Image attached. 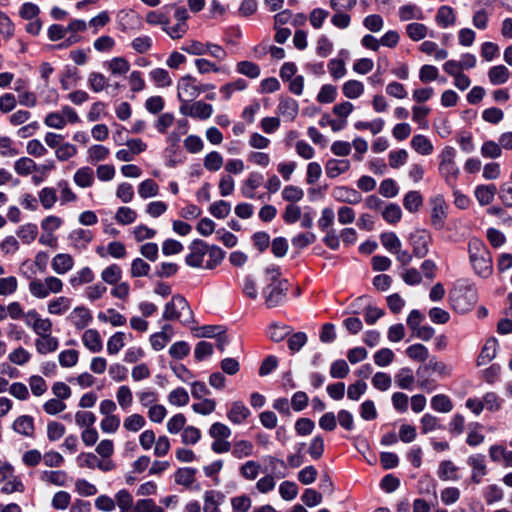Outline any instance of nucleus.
I'll return each mask as SVG.
<instances>
[{
  "instance_id": "bb28decb",
  "label": "nucleus",
  "mask_w": 512,
  "mask_h": 512,
  "mask_svg": "<svg viewBox=\"0 0 512 512\" xmlns=\"http://www.w3.org/2000/svg\"><path fill=\"white\" fill-rule=\"evenodd\" d=\"M410 145L415 152L423 156L432 154L434 150L432 142L422 134L414 135L411 139Z\"/></svg>"
},
{
  "instance_id": "20e7f679",
  "label": "nucleus",
  "mask_w": 512,
  "mask_h": 512,
  "mask_svg": "<svg viewBox=\"0 0 512 512\" xmlns=\"http://www.w3.org/2000/svg\"><path fill=\"white\" fill-rule=\"evenodd\" d=\"M163 319L178 320L181 324L188 326L194 322V315L187 300L182 295L176 294L165 304Z\"/></svg>"
},
{
  "instance_id": "58836bf2",
  "label": "nucleus",
  "mask_w": 512,
  "mask_h": 512,
  "mask_svg": "<svg viewBox=\"0 0 512 512\" xmlns=\"http://www.w3.org/2000/svg\"><path fill=\"white\" fill-rule=\"evenodd\" d=\"M342 92L348 99H357L364 93V84L358 80H348L343 84Z\"/></svg>"
},
{
  "instance_id": "6e6552de",
  "label": "nucleus",
  "mask_w": 512,
  "mask_h": 512,
  "mask_svg": "<svg viewBox=\"0 0 512 512\" xmlns=\"http://www.w3.org/2000/svg\"><path fill=\"white\" fill-rule=\"evenodd\" d=\"M174 18L176 23L174 25L170 24L169 19L167 20V24L163 27V31L173 40H178L183 38L188 31L187 20L189 18V14L186 8L184 7H176L174 12Z\"/></svg>"
},
{
  "instance_id": "c9c22d12",
  "label": "nucleus",
  "mask_w": 512,
  "mask_h": 512,
  "mask_svg": "<svg viewBox=\"0 0 512 512\" xmlns=\"http://www.w3.org/2000/svg\"><path fill=\"white\" fill-rule=\"evenodd\" d=\"M458 468L450 460L442 461L438 467V476L443 481H456L459 479Z\"/></svg>"
},
{
  "instance_id": "9d476101",
  "label": "nucleus",
  "mask_w": 512,
  "mask_h": 512,
  "mask_svg": "<svg viewBox=\"0 0 512 512\" xmlns=\"http://www.w3.org/2000/svg\"><path fill=\"white\" fill-rule=\"evenodd\" d=\"M431 225L436 230H442L447 218L448 205L442 195H436L431 199Z\"/></svg>"
},
{
  "instance_id": "b1692460",
  "label": "nucleus",
  "mask_w": 512,
  "mask_h": 512,
  "mask_svg": "<svg viewBox=\"0 0 512 512\" xmlns=\"http://www.w3.org/2000/svg\"><path fill=\"white\" fill-rule=\"evenodd\" d=\"M223 499L224 495L219 491H205L203 512H220L219 506Z\"/></svg>"
},
{
  "instance_id": "7c9ffc66",
  "label": "nucleus",
  "mask_w": 512,
  "mask_h": 512,
  "mask_svg": "<svg viewBox=\"0 0 512 512\" xmlns=\"http://www.w3.org/2000/svg\"><path fill=\"white\" fill-rule=\"evenodd\" d=\"M73 180L81 188L91 187L94 183V172L88 166L81 167L75 172Z\"/></svg>"
},
{
  "instance_id": "2eb2a0df",
  "label": "nucleus",
  "mask_w": 512,
  "mask_h": 512,
  "mask_svg": "<svg viewBox=\"0 0 512 512\" xmlns=\"http://www.w3.org/2000/svg\"><path fill=\"white\" fill-rule=\"evenodd\" d=\"M68 320L76 329H84L92 321L90 310L84 306H78L72 310L68 316Z\"/></svg>"
},
{
  "instance_id": "c03bdc74",
  "label": "nucleus",
  "mask_w": 512,
  "mask_h": 512,
  "mask_svg": "<svg viewBox=\"0 0 512 512\" xmlns=\"http://www.w3.org/2000/svg\"><path fill=\"white\" fill-rule=\"evenodd\" d=\"M116 400L122 410H128L133 404L132 390L127 385L120 386L116 391Z\"/></svg>"
},
{
  "instance_id": "72a5a7b5",
  "label": "nucleus",
  "mask_w": 512,
  "mask_h": 512,
  "mask_svg": "<svg viewBox=\"0 0 512 512\" xmlns=\"http://www.w3.org/2000/svg\"><path fill=\"white\" fill-rule=\"evenodd\" d=\"M510 72L504 65H496L489 69L488 78L491 84L501 85L508 81Z\"/></svg>"
},
{
  "instance_id": "39448f33",
  "label": "nucleus",
  "mask_w": 512,
  "mask_h": 512,
  "mask_svg": "<svg viewBox=\"0 0 512 512\" xmlns=\"http://www.w3.org/2000/svg\"><path fill=\"white\" fill-rule=\"evenodd\" d=\"M455 157L456 150L451 146L444 147L439 154V174L451 189L455 188L460 174Z\"/></svg>"
},
{
  "instance_id": "052dcab7",
  "label": "nucleus",
  "mask_w": 512,
  "mask_h": 512,
  "mask_svg": "<svg viewBox=\"0 0 512 512\" xmlns=\"http://www.w3.org/2000/svg\"><path fill=\"white\" fill-rule=\"evenodd\" d=\"M430 108L427 106H413L412 120L418 124L421 129H428L427 116L430 113Z\"/></svg>"
},
{
  "instance_id": "69168bd1",
  "label": "nucleus",
  "mask_w": 512,
  "mask_h": 512,
  "mask_svg": "<svg viewBox=\"0 0 512 512\" xmlns=\"http://www.w3.org/2000/svg\"><path fill=\"white\" fill-rule=\"evenodd\" d=\"M381 244L391 253L402 247L400 239L394 232H385L380 236Z\"/></svg>"
},
{
  "instance_id": "ddd939ff",
  "label": "nucleus",
  "mask_w": 512,
  "mask_h": 512,
  "mask_svg": "<svg viewBox=\"0 0 512 512\" xmlns=\"http://www.w3.org/2000/svg\"><path fill=\"white\" fill-rule=\"evenodd\" d=\"M467 464L472 470L471 481L475 484H480L482 478L487 475V465L485 456L482 454H476L468 457Z\"/></svg>"
},
{
  "instance_id": "dca6fc26",
  "label": "nucleus",
  "mask_w": 512,
  "mask_h": 512,
  "mask_svg": "<svg viewBox=\"0 0 512 512\" xmlns=\"http://www.w3.org/2000/svg\"><path fill=\"white\" fill-rule=\"evenodd\" d=\"M351 167L348 159H329L325 164V173L328 178L334 179L346 173Z\"/></svg>"
},
{
  "instance_id": "6ab92c4d",
  "label": "nucleus",
  "mask_w": 512,
  "mask_h": 512,
  "mask_svg": "<svg viewBox=\"0 0 512 512\" xmlns=\"http://www.w3.org/2000/svg\"><path fill=\"white\" fill-rule=\"evenodd\" d=\"M456 19L457 17L454 9L447 5L440 6L435 16V21L441 28H448L455 25Z\"/></svg>"
},
{
  "instance_id": "5701e85b",
  "label": "nucleus",
  "mask_w": 512,
  "mask_h": 512,
  "mask_svg": "<svg viewBox=\"0 0 512 512\" xmlns=\"http://www.w3.org/2000/svg\"><path fill=\"white\" fill-rule=\"evenodd\" d=\"M72 300L66 296L51 299L47 304V311L51 315H63L71 308Z\"/></svg>"
},
{
  "instance_id": "f257e3e1",
  "label": "nucleus",
  "mask_w": 512,
  "mask_h": 512,
  "mask_svg": "<svg viewBox=\"0 0 512 512\" xmlns=\"http://www.w3.org/2000/svg\"><path fill=\"white\" fill-rule=\"evenodd\" d=\"M280 269L277 266H271L265 270V281L268 283L263 294L268 308H274L280 305L285 299L288 291V282L280 279Z\"/></svg>"
},
{
  "instance_id": "f8f14e48",
  "label": "nucleus",
  "mask_w": 512,
  "mask_h": 512,
  "mask_svg": "<svg viewBox=\"0 0 512 512\" xmlns=\"http://www.w3.org/2000/svg\"><path fill=\"white\" fill-rule=\"evenodd\" d=\"M180 113L184 116L205 120L211 117L213 107L211 104L203 101H196L194 103L187 102L186 104L180 105Z\"/></svg>"
},
{
  "instance_id": "79ce46f5",
  "label": "nucleus",
  "mask_w": 512,
  "mask_h": 512,
  "mask_svg": "<svg viewBox=\"0 0 512 512\" xmlns=\"http://www.w3.org/2000/svg\"><path fill=\"white\" fill-rule=\"evenodd\" d=\"M236 71L248 78L256 79L260 76L261 70L258 64L252 61H240L236 64Z\"/></svg>"
},
{
  "instance_id": "423d86ee",
  "label": "nucleus",
  "mask_w": 512,
  "mask_h": 512,
  "mask_svg": "<svg viewBox=\"0 0 512 512\" xmlns=\"http://www.w3.org/2000/svg\"><path fill=\"white\" fill-rule=\"evenodd\" d=\"M213 84H202L191 75L182 76L177 83V97L181 104L196 99L202 92L213 90Z\"/></svg>"
},
{
  "instance_id": "2f4dec72",
  "label": "nucleus",
  "mask_w": 512,
  "mask_h": 512,
  "mask_svg": "<svg viewBox=\"0 0 512 512\" xmlns=\"http://www.w3.org/2000/svg\"><path fill=\"white\" fill-rule=\"evenodd\" d=\"M395 383L401 389L412 390L415 383L413 371L408 367L401 368L395 375Z\"/></svg>"
},
{
  "instance_id": "338daca9",
  "label": "nucleus",
  "mask_w": 512,
  "mask_h": 512,
  "mask_svg": "<svg viewBox=\"0 0 512 512\" xmlns=\"http://www.w3.org/2000/svg\"><path fill=\"white\" fill-rule=\"evenodd\" d=\"M168 401L174 406H185L189 403V394L184 388L178 387L169 393Z\"/></svg>"
},
{
  "instance_id": "cd10ccee",
  "label": "nucleus",
  "mask_w": 512,
  "mask_h": 512,
  "mask_svg": "<svg viewBox=\"0 0 512 512\" xmlns=\"http://www.w3.org/2000/svg\"><path fill=\"white\" fill-rule=\"evenodd\" d=\"M368 302V298L363 296L356 299V301L352 305L358 306L361 304H367L365 311V321L367 324L373 325L379 318H381L384 315V311L380 308L371 306Z\"/></svg>"
},
{
  "instance_id": "de8ad7c7",
  "label": "nucleus",
  "mask_w": 512,
  "mask_h": 512,
  "mask_svg": "<svg viewBox=\"0 0 512 512\" xmlns=\"http://www.w3.org/2000/svg\"><path fill=\"white\" fill-rule=\"evenodd\" d=\"M87 82L89 88L95 93H99L108 87V79L99 72H91L88 75Z\"/></svg>"
},
{
  "instance_id": "09e8293b",
  "label": "nucleus",
  "mask_w": 512,
  "mask_h": 512,
  "mask_svg": "<svg viewBox=\"0 0 512 512\" xmlns=\"http://www.w3.org/2000/svg\"><path fill=\"white\" fill-rule=\"evenodd\" d=\"M39 202L46 210H50L57 202L56 189L53 187H44L38 193Z\"/></svg>"
},
{
  "instance_id": "e433bc0d",
  "label": "nucleus",
  "mask_w": 512,
  "mask_h": 512,
  "mask_svg": "<svg viewBox=\"0 0 512 512\" xmlns=\"http://www.w3.org/2000/svg\"><path fill=\"white\" fill-rule=\"evenodd\" d=\"M17 236L24 244H31L38 235V227L34 223H26L18 227Z\"/></svg>"
},
{
  "instance_id": "0e129e2a",
  "label": "nucleus",
  "mask_w": 512,
  "mask_h": 512,
  "mask_svg": "<svg viewBox=\"0 0 512 512\" xmlns=\"http://www.w3.org/2000/svg\"><path fill=\"white\" fill-rule=\"evenodd\" d=\"M8 359L15 365L23 366L30 361L31 353L23 347H18L9 353Z\"/></svg>"
},
{
  "instance_id": "774afa93",
  "label": "nucleus",
  "mask_w": 512,
  "mask_h": 512,
  "mask_svg": "<svg viewBox=\"0 0 512 512\" xmlns=\"http://www.w3.org/2000/svg\"><path fill=\"white\" fill-rule=\"evenodd\" d=\"M130 45L135 52L144 54L151 50L153 41L150 36L142 35L134 38Z\"/></svg>"
},
{
  "instance_id": "864d4df0",
  "label": "nucleus",
  "mask_w": 512,
  "mask_h": 512,
  "mask_svg": "<svg viewBox=\"0 0 512 512\" xmlns=\"http://www.w3.org/2000/svg\"><path fill=\"white\" fill-rule=\"evenodd\" d=\"M114 218L118 224L129 225V224H132L136 220L137 213L135 210H133L130 207L122 206V207L118 208V210L115 213Z\"/></svg>"
},
{
  "instance_id": "4be33fe9",
  "label": "nucleus",
  "mask_w": 512,
  "mask_h": 512,
  "mask_svg": "<svg viewBox=\"0 0 512 512\" xmlns=\"http://www.w3.org/2000/svg\"><path fill=\"white\" fill-rule=\"evenodd\" d=\"M230 452L236 459H243L253 455L254 444L249 440H236L232 443Z\"/></svg>"
},
{
  "instance_id": "a878e982",
  "label": "nucleus",
  "mask_w": 512,
  "mask_h": 512,
  "mask_svg": "<svg viewBox=\"0 0 512 512\" xmlns=\"http://www.w3.org/2000/svg\"><path fill=\"white\" fill-rule=\"evenodd\" d=\"M496 192L497 188L494 184L478 185L474 195L481 206H486L494 200Z\"/></svg>"
},
{
  "instance_id": "680f3d73",
  "label": "nucleus",
  "mask_w": 512,
  "mask_h": 512,
  "mask_svg": "<svg viewBox=\"0 0 512 512\" xmlns=\"http://www.w3.org/2000/svg\"><path fill=\"white\" fill-rule=\"evenodd\" d=\"M431 407L438 412L448 413L453 409L450 398L444 394H438L432 397Z\"/></svg>"
},
{
  "instance_id": "473e14b6",
  "label": "nucleus",
  "mask_w": 512,
  "mask_h": 512,
  "mask_svg": "<svg viewBox=\"0 0 512 512\" xmlns=\"http://www.w3.org/2000/svg\"><path fill=\"white\" fill-rule=\"evenodd\" d=\"M498 342L495 338L488 339L478 357V364L485 365L492 361L497 354Z\"/></svg>"
},
{
  "instance_id": "f704fd0d",
  "label": "nucleus",
  "mask_w": 512,
  "mask_h": 512,
  "mask_svg": "<svg viewBox=\"0 0 512 512\" xmlns=\"http://www.w3.org/2000/svg\"><path fill=\"white\" fill-rule=\"evenodd\" d=\"M14 170L20 176H28L29 174L38 171L39 166L31 158L21 157L14 163Z\"/></svg>"
},
{
  "instance_id": "aec40b11",
  "label": "nucleus",
  "mask_w": 512,
  "mask_h": 512,
  "mask_svg": "<svg viewBox=\"0 0 512 512\" xmlns=\"http://www.w3.org/2000/svg\"><path fill=\"white\" fill-rule=\"evenodd\" d=\"M82 342L92 353H98L103 348L101 336L95 329L86 330L82 335Z\"/></svg>"
},
{
  "instance_id": "5fc2aeb1",
  "label": "nucleus",
  "mask_w": 512,
  "mask_h": 512,
  "mask_svg": "<svg viewBox=\"0 0 512 512\" xmlns=\"http://www.w3.org/2000/svg\"><path fill=\"white\" fill-rule=\"evenodd\" d=\"M406 34L413 41H420L428 34V28L422 23L413 22L406 26Z\"/></svg>"
},
{
  "instance_id": "13d9d810",
  "label": "nucleus",
  "mask_w": 512,
  "mask_h": 512,
  "mask_svg": "<svg viewBox=\"0 0 512 512\" xmlns=\"http://www.w3.org/2000/svg\"><path fill=\"white\" fill-rule=\"evenodd\" d=\"M150 78L158 87H168L172 85V79L167 70L163 68H155L149 73Z\"/></svg>"
},
{
  "instance_id": "f3484780",
  "label": "nucleus",
  "mask_w": 512,
  "mask_h": 512,
  "mask_svg": "<svg viewBox=\"0 0 512 512\" xmlns=\"http://www.w3.org/2000/svg\"><path fill=\"white\" fill-rule=\"evenodd\" d=\"M51 266L56 274L64 275L72 270L74 266V259L68 253H59L53 257Z\"/></svg>"
},
{
  "instance_id": "393cba45",
  "label": "nucleus",
  "mask_w": 512,
  "mask_h": 512,
  "mask_svg": "<svg viewBox=\"0 0 512 512\" xmlns=\"http://www.w3.org/2000/svg\"><path fill=\"white\" fill-rule=\"evenodd\" d=\"M250 415L249 409L240 401L233 402L227 413L228 419L234 424H242Z\"/></svg>"
},
{
  "instance_id": "412c9836",
  "label": "nucleus",
  "mask_w": 512,
  "mask_h": 512,
  "mask_svg": "<svg viewBox=\"0 0 512 512\" xmlns=\"http://www.w3.org/2000/svg\"><path fill=\"white\" fill-rule=\"evenodd\" d=\"M59 347V340L57 337L46 335L35 339V348L39 354L45 355L55 352Z\"/></svg>"
},
{
  "instance_id": "e2e57ef3",
  "label": "nucleus",
  "mask_w": 512,
  "mask_h": 512,
  "mask_svg": "<svg viewBox=\"0 0 512 512\" xmlns=\"http://www.w3.org/2000/svg\"><path fill=\"white\" fill-rule=\"evenodd\" d=\"M422 203L423 199L418 191L408 192L403 199V205L409 212H416Z\"/></svg>"
},
{
  "instance_id": "ea45409f",
  "label": "nucleus",
  "mask_w": 512,
  "mask_h": 512,
  "mask_svg": "<svg viewBox=\"0 0 512 512\" xmlns=\"http://www.w3.org/2000/svg\"><path fill=\"white\" fill-rule=\"evenodd\" d=\"M398 15L401 21H409L412 19L422 20L424 18L423 11L415 4L401 6Z\"/></svg>"
},
{
  "instance_id": "6e6d98bb",
  "label": "nucleus",
  "mask_w": 512,
  "mask_h": 512,
  "mask_svg": "<svg viewBox=\"0 0 512 512\" xmlns=\"http://www.w3.org/2000/svg\"><path fill=\"white\" fill-rule=\"evenodd\" d=\"M159 193V186L153 179H146L138 186V194L141 198L147 199Z\"/></svg>"
},
{
  "instance_id": "f03ea898",
  "label": "nucleus",
  "mask_w": 512,
  "mask_h": 512,
  "mask_svg": "<svg viewBox=\"0 0 512 512\" xmlns=\"http://www.w3.org/2000/svg\"><path fill=\"white\" fill-rule=\"evenodd\" d=\"M453 309L459 313L470 311L477 303L478 295L474 285L466 281H457L449 293Z\"/></svg>"
},
{
  "instance_id": "37998d69",
  "label": "nucleus",
  "mask_w": 512,
  "mask_h": 512,
  "mask_svg": "<svg viewBox=\"0 0 512 512\" xmlns=\"http://www.w3.org/2000/svg\"><path fill=\"white\" fill-rule=\"evenodd\" d=\"M146 425V420L143 415L133 413L127 416L123 421V427L128 432L137 433Z\"/></svg>"
},
{
  "instance_id": "bf43d9fd",
  "label": "nucleus",
  "mask_w": 512,
  "mask_h": 512,
  "mask_svg": "<svg viewBox=\"0 0 512 512\" xmlns=\"http://www.w3.org/2000/svg\"><path fill=\"white\" fill-rule=\"evenodd\" d=\"M208 250L209 251L207 252V256L209 257V259L206 261L204 268L211 270L221 263V261L224 258V252L221 248L214 245H208Z\"/></svg>"
},
{
  "instance_id": "7ed1b4c3",
  "label": "nucleus",
  "mask_w": 512,
  "mask_h": 512,
  "mask_svg": "<svg viewBox=\"0 0 512 512\" xmlns=\"http://www.w3.org/2000/svg\"><path fill=\"white\" fill-rule=\"evenodd\" d=\"M469 259L477 275L487 278L492 274V257L484 242L472 239L468 244Z\"/></svg>"
},
{
  "instance_id": "4c0bfd02",
  "label": "nucleus",
  "mask_w": 512,
  "mask_h": 512,
  "mask_svg": "<svg viewBox=\"0 0 512 512\" xmlns=\"http://www.w3.org/2000/svg\"><path fill=\"white\" fill-rule=\"evenodd\" d=\"M94 278L95 276L91 268L84 267L70 277L69 283L73 288H76L81 285L91 283Z\"/></svg>"
},
{
  "instance_id": "9b49d317",
  "label": "nucleus",
  "mask_w": 512,
  "mask_h": 512,
  "mask_svg": "<svg viewBox=\"0 0 512 512\" xmlns=\"http://www.w3.org/2000/svg\"><path fill=\"white\" fill-rule=\"evenodd\" d=\"M190 252L185 257V262L193 268L204 267V258L207 255L208 244L203 240L196 239L189 245Z\"/></svg>"
},
{
  "instance_id": "a211bd4d",
  "label": "nucleus",
  "mask_w": 512,
  "mask_h": 512,
  "mask_svg": "<svg viewBox=\"0 0 512 512\" xmlns=\"http://www.w3.org/2000/svg\"><path fill=\"white\" fill-rule=\"evenodd\" d=\"M13 430L25 437H33L34 436V419L29 415H22L15 419L12 424Z\"/></svg>"
},
{
  "instance_id": "a18cd8bd",
  "label": "nucleus",
  "mask_w": 512,
  "mask_h": 512,
  "mask_svg": "<svg viewBox=\"0 0 512 512\" xmlns=\"http://www.w3.org/2000/svg\"><path fill=\"white\" fill-rule=\"evenodd\" d=\"M195 469L190 467L179 468L174 474L175 483L189 487L195 481Z\"/></svg>"
},
{
  "instance_id": "1a4fd4ad",
  "label": "nucleus",
  "mask_w": 512,
  "mask_h": 512,
  "mask_svg": "<svg viewBox=\"0 0 512 512\" xmlns=\"http://www.w3.org/2000/svg\"><path fill=\"white\" fill-rule=\"evenodd\" d=\"M433 238L426 229H417L409 236V243L413 250V255L417 258H424L429 253Z\"/></svg>"
},
{
  "instance_id": "3c124183",
  "label": "nucleus",
  "mask_w": 512,
  "mask_h": 512,
  "mask_svg": "<svg viewBox=\"0 0 512 512\" xmlns=\"http://www.w3.org/2000/svg\"><path fill=\"white\" fill-rule=\"evenodd\" d=\"M140 405L144 408L150 409L157 404L159 400V394L151 389H144L136 393Z\"/></svg>"
},
{
  "instance_id": "4d7b16f0",
  "label": "nucleus",
  "mask_w": 512,
  "mask_h": 512,
  "mask_svg": "<svg viewBox=\"0 0 512 512\" xmlns=\"http://www.w3.org/2000/svg\"><path fill=\"white\" fill-rule=\"evenodd\" d=\"M181 50L190 55L202 56L207 54V43L198 40H189L181 46Z\"/></svg>"
},
{
  "instance_id": "c85d7f7f",
  "label": "nucleus",
  "mask_w": 512,
  "mask_h": 512,
  "mask_svg": "<svg viewBox=\"0 0 512 512\" xmlns=\"http://www.w3.org/2000/svg\"><path fill=\"white\" fill-rule=\"evenodd\" d=\"M115 506L120 512H136V504L133 503V497L129 491L122 489L115 494Z\"/></svg>"
},
{
  "instance_id": "49530a36",
  "label": "nucleus",
  "mask_w": 512,
  "mask_h": 512,
  "mask_svg": "<svg viewBox=\"0 0 512 512\" xmlns=\"http://www.w3.org/2000/svg\"><path fill=\"white\" fill-rule=\"evenodd\" d=\"M122 278V270L117 264H111L101 272V279L109 284L115 285Z\"/></svg>"
},
{
  "instance_id": "603ef678",
  "label": "nucleus",
  "mask_w": 512,
  "mask_h": 512,
  "mask_svg": "<svg viewBox=\"0 0 512 512\" xmlns=\"http://www.w3.org/2000/svg\"><path fill=\"white\" fill-rule=\"evenodd\" d=\"M291 331H292L291 327H289L287 325L279 324V323H272L268 329V336L272 341L280 342L286 336H288L291 333Z\"/></svg>"
},
{
  "instance_id": "c756f323",
  "label": "nucleus",
  "mask_w": 512,
  "mask_h": 512,
  "mask_svg": "<svg viewBox=\"0 0 512 512\" xmlns=\"http://www.w3.org/2000/svg\"><path fill=\"white\" fill-rule=\"evenodd\" d=\"M104 65L114 76L125 75L130 70L129 61L122 56L114 57L108 62H105Z\"/></svg>"
},
{
  "instance_id": "a19ab883",
  "label": "nucleus",
  "mask_w": 512,
  "mask_h": 512,
  "mask_svg": "<svg viewBox=\"0 0 512 512\" xmlns=\"http://www.w3.org/2000/svg\"><path fill=\"white\" fill-rule=\"evenodd\" d=\"M43 482L53 484L56 486H65L67 482V474L65 471H43L40 475Z\"/></svg>"
},
{
  "instance_id": "4468645a",
  "label": "nucleus",
  "mask_w": 512,
  "mask_h": 512,
  "mask_svg": "<svg viewBox=\"0 0 512 512\" xmlns=\"http://www.w3.org/2000/svg\"><path fill=\"white\" fill-rule=\"evenodd\" d=\"M332 197L341 203L358 204L362 200V195L354 188L347 186H336L331 192Z\"/></svg>"
},
{
  "instance_id": "0eeeda50",
  "label": "nucleus",
  "mask_w": 512,
  "mask_h": 512,
  "mask_svg": "<svg viewBox=\"0 0 512 512\" xmlns=\"http://www.w3.org/2000/svg\"><path fill=\"white\" fill-rule=\"evenodd\" d=\"M64 287L63 281L56 276H47L44 279L34 278L29 282V293L37 299H45L50 294H58L62 292Z\"/></svg>"
},
{
  "instance_id": "8fccbe9b",
  "label": "nucleus",
  "mask_w": 512,
  "mask_h": 512,
  "mask_svg": "<svg viewBox=\"0 0 512 512\" xmlns=\"http://www.w3.org/2000/svg\"><path fill=\"white\" fill-rule=\"evenodd\" d=\"M119 29L122 32H128L129 30L137 28L134 25L137 16L132 11H120L117 15Z\"/></svg>"
}]
</instances>
